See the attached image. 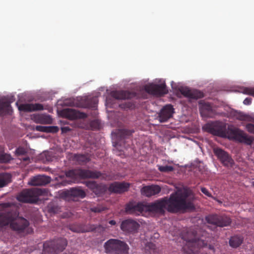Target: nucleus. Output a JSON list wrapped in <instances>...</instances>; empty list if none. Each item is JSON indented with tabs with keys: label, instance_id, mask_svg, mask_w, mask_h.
<instances>
[{
	"label": "nucleus",
	"instance_id": "nucleus-1",
	"mask_svg": "<svg viewBox=\"0 0 254 254\" xmlns=\"http://www.w3.org/2000/svg\"><path fill=\"white\" fill-rule=\"evenodd\" d=\"M202 128L213 135L228 137L230 139L235 140L247 145H251L254 140L253 137L249 136L244 131L238 128L228 127L227 130L226 124L220 121L208 123Z\"/></svg>",
	"mask_w": 254,
	"mask_h": 254
},
{
	"label": "nucleus",
	"instance_id": "nucleus-2",
	"mask_svg": "<svg viewBox=\"0 0 254 254\" xmlns=\"http://www.w3.org/2000/svg\"><path fill=\"white\" fill-rule=\"evenodd\" d=\"M1 205L7 209L4 212H0V229L10 223L12 229L21 232L28 226L29 223L26 219L23 217L17 219L19 212L16 207L11 206L10 203H4Z\"/></svg>",
	"mask_w": 254,
	"mask_h": 254
},
{
	"label": "nucleus",
	"instance_id": "nucleus-3",
	"mask_svg": "<svg viewBox=\"0 0 254 254\" xmlns=\"http://www.w3.org/2000/svg\"><path fill=\"white\" fill-rule=\"evenodd\" d=\"M188 197V193L182 191L172 193L169 198L165 197L167 210L169 212L175 213L193 209V204L187 200Z\"/></svg>",
	"mask_w": 254,
	"mask_h": 254
},
{
	"label": "nucleus",
	"instance_id": "nucleus-4",
	"mask_svg": "<svg viewBox=\"0 0 254 254\" xmlns=\"http://www.w3.org/2000/svg\"><path fill=\"white\" fill-rule=\"evenodd\" d=\"M182 239L186 242L182 248L184 254H207L200 249L207 247V241L204 240L202 237L198 238L195 231L190 229L187 230L182 234Z\"/></svg>",
	"mask_w": 254,
	"mask_h": 254
},
{
	"label": "nucleus",
	"instance_id": "nucleus-5",
	"mask_svg": "<svg viewBox=\"0 0 254 254\" xmlns=\"http://www.w3.org/2000/svg\"><path fill=\"white\" fill-rule=\"evenodd\" d=\"M106 254H129V248L124 241L116 239H110L104 244Z\"/></svg>",
	"mask_w": 254,
	"mask_h": 254
},
{
	"label": "nucleus",
	"instance_id": "nucleus-6",
	"mask_svg": "<svg viewBox=\"0 0 254 254\" xmlns=\"http://www.w3.org/2000/svg\"><path fill=\"white\" fill-rule=\"evenodd\" d=\"M78 175L82 179H98L101 178L103 180H110V176H107L106 174L102 173L97 171H91L89 170H80L77 173L75 171L71 170H69L65 173V175L67 178H69L72 179H75L76 177V175Z\"/></svg>",
	"mask_w": 254,
	"mask_h": 254
},
{
	"label": "nucleus",
	"instance_id": "nucleus-7",
	"mask_svg": "<svg viewBox=\"0 0 254 254\" xmlns=\"http://www.w3.org/2000/svg\"><path fill=\"white\" fill-rule=\"evenodd\" d=\"M43 193L42 189L32 188L22 190L17 196V199L21 202L36 203L39 200V196Z\"/></svg>",
	"mask_w": 254,
	"mask_h": 254
},
{
	"label": "nucleus",
	"instance_id": "nucleus-8",
	"mask_svg": "<svg viewBox=\"0 0 254 254\" xmlns=\"http://www.w3.org/2000/svg\"><path fill=\"white\" fill-rule=\"evenodd\" d=\"M67 244V240L63 238L47 241L43 244L42 254H55L63 251Z\"/></svg>",
	"mask_w": 254,
	"mask_h": 254
},
{
	"label": "nucleus",
	"instance_id": "nucleus-9",
	"mask_svg": "<svg viewBox=\"0 0 254 254\" xmlns=\"http://www.w3.org/2000/svg\"><path fill=\"white\" fill-rule=\"evenodd\" d=\"M205 220L207 223L213 225L214 229L217 227H227L232 223L231 218L225 214H210L205 217Z\"/></svg>",
	"mask_w": 254,
	"mask_h": 254
},
{
	"label": "nucleus",
	"instance_id": "nucleus-10",
	"mask_svg": "<svg viewBox=\"0 0 254 254\" xmlns=\"http://www.w3.org/2000/svg\"><path fill=\"white\" fill-rule=\"evenodd\" d=\"M213 152L218 159L224 166L232 167L234 163V160L227 152L220 148H214Z\"/></svg>",
	"mask_w": 254,
	"mask_h": 254
},
{
	"label": "nucleus",
	"instance_id": "nucleus-11",
	"mask_svg": "<svg viewBox=\"0 0 254 254\" xmlns=\"http://www.w3.org/2000/svg\"><path fill=\"white\" fill-rule=\"evenodd\" d=\"M126 211L128 214L139 215L143 212H146V203L129 202L126 205Z\"/></svg>",
	"mask_w": 254,
	"mask_h": 254
},
{
	"label": "nucleus",
	"instance_id": "nucleus-12",
	"mask_svg": "<svg viewBox=\"0 0 254 254\" xmlns=\"http://www.w3.org/2000/svg\"><path fill=\"white\" fill-rule=\"evenodd\" d=\"M145 89L147 93L155 95L162 96L168 92L165 82L159 84H150L146 86Z\"/></svg>",
	"mask_w": 254,
	"mask_h": 254
},
{
	"label": "nucleus",
	"instance_id": "nucleus-13",
	"mask_svg": "<svg viewBox=\"0 0 254 254\" xmlns=\"http://www.w3.org/2000/svg\"><path fill=\"white\" fill-rule=\"evenodd\" d=\"M167 209L166 202L165 197L149 204L146 203V212L155 213L164 212V209Z\"/></svg>",
	"mask_w": 254,
	"mask_h": 254
},
{
	"label": "nucleus",
	"instance_id": "nucleus-14",
	"mask_svg": "<svg viewBox=\"0 0 254 254\" xmlns=\"http://www.w3.org/2000/svg\"><path fill=\"white\" fill-rule=\"evenodd\" d=\"M63 117L69 120H75L76 119H84L87 117L85 113L79 112L75 110L66 108L62 111Z\"/></svg>",
	"mask_w": 254,
	"mask_h": 254
},
{
	"label": "nucleus",
	"instance_id": "nucleus-15",
	"mask_svg": "<svg viewBox=\"0 0 254 254\" xmlns=\"http://www.w3.org/2000/svg\"><path fill=\"white\" fill-rule=\"evenodd\" d=\"M139 225L132 219H127L123 221L121 225V229L126 233H134L137 231Z\"/></svg>",
	"mask_w": 254,
	"mask_h": 254
},
{
	"label": "nucleus",
	"instance_id": "nucleus-16",
	"mask_svg": "<svg viewBox=\"0 0 254 254\" xmlns=\"http://www.w3.org/2000/svg\"><path fill=\"white\" fill-rule=\"evenodd\" d=\"M179 90L184 96L190 99H197L204 96L203 92L198 90H191L188 87H181Z\"/></svg>",
	"mask_w": 254,
	"mask_h": 254
},
{
	"label": "nucleus",
	"instance_id": "nucleus-17",
	"mask_svg": "<svg viewBox=\"0 0 254 254\" xmlns=\"http://www.w3.org/2000/svg\"><path fill=\"white\" fill-rule=\"evenodd\" d=\"M134 132L133 129L121 128L117 129L115 134L116 135L117 141L115 143V146H121L122 141L125 139L129 138Z\"/></svg>",
	"mask_w": 254,
	"mask_h": 254
},
{
	"label": "nucleus",
	"instance_id": "nucleus-18",
	"mask_svg": "<svg viewBox=\"0 0 254 254\" xmlns=\"http://www.w3.org/2000/svg\"><path fill=\"white\" fill-rule=\"evenodd\" d=\"M174 110L173 106L170 104L164 106L159 114V121L161 123L167 121L172 117L173 114L174 112Z\"/></svg>",
	"mask_w": 254,
	"mask_h": 254
},
{
	"label": "nucleus",
	"instance_id": "nucleus-19",
	"mask_svg": "<svg viewBox=\"0 0 254 254\" xmlns=\"http://www.w3.org/2000/svg\"><path fill=\"white\" fill-rule=\"evenodd\" d=\"M51 182V178L45 175H38L32 178L28 184L31 186H45Z\"/></svg>",
	"mask_w": 254,
	"mask_h": 254
},
{
	"label": "nucleus",
	"instance_id": "nucleus-20",
	"mask_svg": "<svg viewBox=\"0 0 254 254\" xmlns=\"http://www.w3.org/2000/svg\"><path fill=\"white\" fill-rule=\"evenodd\" d=\"M129 187V184L127 183L115 182L110 185L109 190L111 192L121 193L127 191Z\"/></svg>",
	"mask_w": 254,
	"mask_h": 254
},
{
	"label": "nucleus",
	"instance_id": "nucleus-21",
	"mask_svg": "<svg viewBox=\"0 0 254 254\" xmlns=\"http://www.w3.org/2000/svg\"><path fill=\"white\" fill-rule=\"evenodd\" d=\"M20 111L24 112H31L36 111L43 110L44 108L42 104H21L18 106Z\"/></svg>",
	"mask_w": 254,
	"mask_h": 254
},
{
	"label": "nucleus",
	"instance_id": "nucleus-22",
	"mask_svg": "<svg viewBox=\"0 0 254 254\" xmlns=\"http://www.w3.org/2000/svg\"><path fill=\"white\" fill-rule=\"evenodd\" d=\"M161 190V188L158 185H151L143 187L141 191L142 195L150 197L159 193Z\"/></svg>",
	"mask_w": 254,
	"mask_h": 254
},
{
	"label": "nucleus",
	"instance_id": "nucleus-23",
	"mask_svg": "<svg viewBox=\"0 0 254 254\" xmlns=\"http://www.w3.org/2000/svg\"><path fill=\"white\" fill-rule=\"evenodd\" d=\"M103 228L100 225H90L87 230L77 225H73L70 226V230L74 232L84 233L85 232H96Z\"/></svg>",
	"mask_w": 254,
	"mask_h": 254
},
{
	"label": "nucleus",
	"instance_id": "nucleus-24",
	"mask_svg": "<svg viewBox=\"0 0 254 254\" xmlns=\"http://www.w3.org/2000/svg\"><path fill=\"white\" fill-rule=\"evenodd\" d=\"M111 96L116 99L121 100L133 98L135 96V94L127 91H115L111 92Z\"/></svg>",
	"mask_w": 254,
	"mask_h": 254
},
{
	"label": "nucleus",
	"instance_id": "nucleus-25",
	"mask_svg": "<svg viewBox=\"0 0 254 254\" xmlns=\"http://www.w3.org/2000/svg\"><path fill=\"white\" fill-rule=\"evenodd\" d=\"M96 103L93 99L81 98L80 100L75 103V105L78 107L83 108H95Z\"/></svg>",
	"mask_w": 254,
	"mask_h": 254
},
{
	"label": "nucleus",
	"instance_id": "nucleus-26",
	"mask_svg": "<svg viewBox=\"0 0 254 254\" xmlns=\"http://www.w3.org/2000/svg\"><path fill=\"white\" fill-rule=\"evenodd\" d=\"M64 195L66 196H71L83 198L86 196V192L79 188H74L71 189L68 191L64 192Z\"/></svg>",
	"mask_w": 254,
	"mask_h": 254
},
{
	"label": "nucleus",
	"instance_id": "nucleus-27",
	"mask_svg": "<svg viewBox=\"0 0 254 254\" xmlns=\"http://www.w3.org/2000/svg\"><path fill=\"white\" fill-rule=\"evenodd\" d=\"M244 241V238L241 235H236L232 236L229 241V245L233 248H237L241 245Z\"/></svg>",
	"mask_w": 254,
	"mask_h": 254
},
{
	"label": "nucleus",
	"instance_id": "nucleus-28",
	"mask_svg": "<svg viewBox=\"0 0 254 254\" xmlns=\"http://www.w3.org/2000/svg\"><path fill=\"white\" fill-rule=\"evenodd\" d=\"M11 176L7 173H0V188L6 186L11 182Z\"/></svg>",
	"mask_w": 254,
	"mask_h": 254
},
{
	"label": "nucleus",
	"instance_id": "nucleus-29",
	"mask_svg": "<svg viewBox=\"0 0 254 254\" xmlns=\"http://www.w3.org/2000/svg\"><path fill=\"white\" fill-rule=\"evenodd\" d=\"M11 108L10 102L0 101V115L9 114Z\"/></svg>",
	"mask_w": 254,
	"mask_h": 254
},
{
	"label": "nucleus",
	"instance_id": "nucleus-30",
	"mask_svg": "<svg viewBox=\"0 0 254 254\" xmlns=\"http://www.w3.org/2000/svg\"><path fill=\"white\" fill-rule=\"evenodd\" d=\"M12 160V158L10 154L0 153V163H7Z\"/></svg>",
	"mask_w": 254,
	"mask_h": 254
},
{
	"label": "nucleus",
	"instance_id": "nucleus-31",
	"mask_svg": "<svg viewBox=\"0 0 254 254\" xmlns=\"http://www.w3.org/2000/svg\"><path fill=\"white\" fill-rule=\"evenodd\" d=\"M38 122L43 124H49L52 122L50 116L40 115L38 117Z\"/></svg>",
	"mask_w": 254,
	"mask_h": 254
},
{
	"label": "nucleus",
	"instance_id": "nucleus-32",
	"mask_svg": "<svg viewBox=\"0 0 254 254\" xmlns=\"http://www.w3.org/2000/svg\"><path fill=\"white\" fill-rule=\"evenodd\" d=\"M106 191V187L104 185L102 184H97L96 188L95 189L93 192L97 195H100Z\"/></svg>",
	"mask_w": 254,
	"mask_h": 254
},
{
	"label": "nucleus",
	"instance_id": "nucleus-33",
	"mask_svg": "<svg viewBox=\"0 0 254 254\" xmlns=\"http://www.w3.org/2000/svg\"><path fill=\"white\" fill-rule=\"evenodd\" d=\"M15 153L17 157H20V156L25 155L27 153V150L23 147H19L16 149Z\"/></svg>",
	"mask_w": 254,
	"mask_h": 254
},
{
	"label": "nucleus",
	"instance_id": "nucleus-34",
	"mask_svg": "<svg viewBox=\"0 0 254 254\" xmlns=\"http://www.w3.org/2000/svg\"><path fill=\"white\" fill-rule=\"evenodd\" d=\"M212 111V108L211 105L208 103H205L202 106L201 114H203V112H206L208 113L211 112Z\"/></svg>",
	"mask_w": 254,
	"mask_h": 254
},
{
	"label": "nucleus",
	"instance_id": "nucleus-35",
	"mask_svg": "<svg viewBox=\"0 0 254 254\" xmlns=\"http://www.w3.org/2000/svg\"><path fill=\"white\" fill-rule=\"evenodd\" d=\"M48 211L50 213H56L59 211V208L58 206L54 205L53 203H50L48 205Z\"/></svg>",
	"mask_w": 254,
	"mask_h": 254
},
{
	"label": "nucleus",
	"instance_id": "nucleus-36",
	"mask_svg": "<svg viewBox=\"0 0 254 254\" xmlns=\"http://www.w3.org/2000/svg\"><path fill=\"white\" fill-rule=\"evenodd\" d=\"M159 170L162 172H169L173 171L174 168L171 166H161L159 167Z\"/></svg>",
	"mask_w": 254,
	"mask_h": 254
},
{
	"label": "nucleus",
	"instance_id": "nucleus-37",
	"mask_svg": "<svg viewBox=\"0 0 254 254\" xmlns=\"http://www.w3.org/2000/svg\"><path fill=\"white\" fill-rule=\"evenodd\" d=\"M77 160L81 164L86 163L89 161L87 156L84 155H79L77 157Z\"/></svg>",
	"mask_w": 254,
	"mask_h": 254
},
{
	"label": "nucleus",
	"instance_id": "nucleus-38",
	"mask_svg": "<svg viewBox=\"0 0 254 254\" xmlns=\"http://www.w3.org/2000/svg\"><path fill=\"white\" fill-rule=\"evenodd\" d=\"M242 92L244 94L250 95L254 97V88L246 87L243 89Z\"/></svg>",
	"mask_w": 254,
	"mask_h": 254
},
{
	"label": "nucleus",
	"instance_id": "nucleus-39",
	"mask_svg": "<svg viewBox=\"0 0 254 254\" xmlns=\"http://www.w3.org/2000/svg\"><path fill=\"white\" fill-rule=\"evenodd\" d=\"M97 184L95 181H87L86 183V186L93 191L94 190Z\"/></svg>",
	"mask_w": 254,
	"mask_h": 254
},
{
	"label": "nucleus",
	"instance_id": "nucleus-40",
	"mask_svg": "<svg viewBox=\"0 0 254 254\" xmlns=\"http://www.w3.org/2000/svg\"><path fill=\"white\" fill-rule=\"evenodd\" d=\"M47 128L46 132L56 133L59 130V127L57 126L47 127Z\"/></svg>",
	"mask_w": 254,
	"mask_h": 254
},
{
	"label": "nucleus",
	"instance_id": "nucleus-41",
	"mask_svg": "<svg viewBox=\"0 0 254 254\" xmlns=\"http://www.w3.org/2000/svg\"><path fill=\"white\" fill-rule=\"evenodd\" d=\"M156 247V245L153 243H148L146 245L145 249L146 250H150L151 251H153V252H155Z\"/></svg>",
	"mask_w": 254,
	"mask_h": 254
},
{
	"label": "nucleus",
	"instance_id": "nucleus-42",
	"mask_svg": "<svg viewBox=\"0 0 254 254\" xmlns=\"http://www.w3.org/2000/svg\"><path fill=\"white\" fill-rule=\"evenodd\" d=\"M246 128L249 132L254 134V124L251 123L247 124Z\"/></svg>",
	"mask_w": 254,
	"mask_h": 254
},
{
	"label": "nucleus",
	"instance_id": "nucleus-43",
	"mask_svg": "<svg viewBox=\"0 0 254 254\" xmlns=\"http://www.w3.org/2000/svg\"><path fill=\"white\" fill-rule=\"evenodd\" d=\"M47 126H37L35 127V129L37 131L46 132H47Z\"/></svg>",
	"mask_w": 254,
	"mask_h": 254
},
{
	"label": "nucleus",
	"instance_id": "nucleus-44",
	"mask_svg": "<svg viewBox=\"0 0 254 254\" xmlns=\"http://www.w3.org/2000/svg\"><path fill=\"white\" fill-rule=\"evenodd\" d=\"M91 210L94 212H100L104 210V208L100 206H96L91 208Z\"/></svg>",
	"mask_w": 254,
	"mask_h": 254
},
{
	"label": "nucleus",
	"instance_id": "nucleus-45",
	"mask_svg": "<svg viewBox=\"0 0 254 254\" xmlns=\"http://www.w3.org/2000/svg\"><path fill=\"white\" fill-rule=\"evenodd\" d=\"M201 191L207 196L211 197V193L209 192L208 190L205 188L202 187L200 189Z\"/></svg>",
	"mask_w": 254,
	"mask_h": 254
},
{
	"label": "nucleus",
	"instance_id": "nucleus-46",
	"mask_svg": "<svg viewBox=\"0 0 254 254\" xmlns=\"http://www.w3.org/2000/svg\"><path fill=\"white\" fill-rule=\"evenodd\" d=\"M71 182L72 181L71 180L65 179L60 183V184L63 186H65L68 184H70Z\"/></svg>",
	"mask_w": 254,
	"mask_h": 254
},
{
	"label": "nucleus",
	"instance_id": "nucleus-47",
	"mask_svg": "<svg viewBox=\"0 0 254 254\" xmlns=\"http://www.w3.org/2000/svg\"><path fill=\"white\" fill-rule=\"evenodd\" d=\"M252 103V98H246L243 101V103L245 105H250Z\"/></svg>",
	"mask_w": 254,
	"mask_h": 254
},
{
	"label": "nucleus",
	"instance_id": "nucleus-48",
	"mask_svg": "<svg viewBox=\"0 0 254 254\" xmlns=\"http://www.w3.org/2000/svg\"><path fill=\"white\" fill-rule=\"evenodd\" d=\"M239 119L241 121L248 120V117L245 115H241L239 117Z\"/></svg>",
	"mask_w": 254,
	"mask_h": 254
},
{
	"label": "nucleus",
	"instance_id": "nucleus-49",
	"mask_svg": "<svg viewBox=\"0 0 254 254\" xmlns=\"http://www.w3.org/2000/svg\"><path fill=\"white\" fill-rule=\"evenodd\" d=\"M61 129L63 132H66L70 130V128L68 127H63Z\"/></svg>",
	"mask_w": 254,
	"mask_h": 254
},
{
	"label": "nucleus",
	"instance_id": "nucleus-50",
	"mask_svg": "<svg viewBox=\"0 0 254 254\" xmlns=\"http://www.w3.org/2000/svg\"><path fill=\"white\" fill-rule=\"evenodd\" d=\"M20 160H23V161H28L30 160V158L28 156L25 157L23 158H19Z\"/></svg>",
	"mask_w": 254,
	"mask_h": 254
},
{
	"label": "nucleus",
	"instance_id": "nucleus-51",
	"mask_svg": "<svg viewBox=\"0 0 254 254\" xmlns=\"http://www.w3.org/2000/svg\"><path fill=\"white\" fill-rule=\"evenodd\" d=\"M109 223L111 225H115L116 224V222L114 220H111L109 221Z\"/></svg>",
	"mask_w": 254,
	"mask_h": 254
},
{
	"label": "nucleus",
	"instance_id": "nucleus-52",
	"mask_svg": "<svg viewBox=\"0 0 254 254\" xmlns=\"http://www.w3.org/2000/svg\"><path fill=\"white\" fill-rule=\"evenodd\" d=\"M208 249L211 250H213L214 252V247L210 244L208 245Z\"/></svg>",
	"mask_w": 254,
	"mask_h": 254
},
{
	"label": "nucleus",
	"instance_id": "nucleus-53",
	"mask_svg": "<svg viewBox=\"0 0 254 254\" xmlns=\"http://www.w3.org/2000/svg\"><path fill=\"white\" fill-rule=\"evenodd\" d=\"M97 123V122L96 121H93L91 123V125L93 126L94 124H96Z\"/></svg>",
	"mask_w": 254,
	"mask_h": 254
},
{
	"label": "nucleus",
	"instance_id": "nucleus-54",
	"mask_svg": "<svg viewBox=\"0 0 254 254\" xmlns=\"http://www.w3.org/2000/svg\"><path fill=\"white\" fill-rule=\"evenodd\" d=\"M173 83H174V82H173V81H172V83H171V85H172V86H173ZM172 88H173V87H172Z\"/></svg>",
	"mask_w": 254,
	"mask_h": 254
},
{
	"label": "nucleus",
	"instance_id": "nucleus-55",
	"mask_svg": "<svg viewBox=\"0 0 254 254\" xmlns=\"http://www.w3.org/2000/svg\"><path fill=\"white\" fill-rule=\"evenodd\" d=\"M145 254H151V253H150L149 254H148L147 252H146Z\"/></svg>",
	"mask_w": 254,
	"mask_h": 254
},
{
	"label": "nucleus",
	"instance_id": "nucleus-56",
	"mask_svg": "<svg viewBox=\"0 0 254 254\" xmlns=\"http://www.w3.org/2000/svg\"><path fill=\"white\" fill-rule=\"evenodd\" d=\"M205 116H208L207 113H206V114H205Z\"/></svg>",
	"mask_w": 254,
	"mask_h": 254
},
{
	"label": "nucleus",
	"instance_id": "nucleus-57",
	"mask_svg": "<svg viewBox=\"0 0 254 254\" xmlns=\"http://www.w3.org/2000/svg\"><path fill=\"white\" fill-rule=\"evenodd\" d=\"M253 185L254 186V182H253Z\"/></svg>",
	"mask_w": 254,
	"mask_h": 254
}]
</instances>
